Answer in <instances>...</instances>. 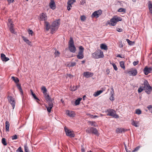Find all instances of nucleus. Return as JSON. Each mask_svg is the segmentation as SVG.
Returning <instances> with one entry per match:
<instances>
[{"instance_id":"nucleus-37","label":"nucleus","mask_w":152,"mask_h":152,"mask_svg":"<svg viewBox=\"0 0 152 152\" xmlns=\"http://www.w3.org/2000/svg\"><path fill=\"white\" fill-rule=\"evenodd\" d=\"M23 40L26 42L27 44H28V45H30V42L29 41V40L27 39L25 37H23Z\"/></svg>"},{"instance_id":"nucleus-46","label":"nucleus","mask_w":152,"mask_h":152,"mask_svg":"<svg viewBox=\"0 0 152 152\" xmlns=\"http://www.w3.org/2000/svg\"><path fill=\"white\" fill-rule=\"evenodd\" d=\"M111 91L110 92V95H112V96H113L114 95V93L113 89L112 87L111 88Z\"/></svg>"},{"instance_id":"nucleus-27","label":"nucleus","mask_w":152,"mask_h":152,"mask_svg":"<svg viewBox=\"0 0 152 152\" xmlns=\"http://www.w3.org/2000/svg\"><path fill=\"white\" fill-rule=\"evenodd\" d=\"M17 86L18 87V88L19 90L20 91V92L21 94L22 95L23 93V90L21 88V85L20 84L17 83Z\"/></svg>"},{"instance_id":"nucleus-53","label":"nucleus","mask_w":152,"mask_h":152,"mask_svg":"<svg viewBox=\"0 0 152 152\" xmlns=\"http://www.w3.org/2000/svg\"><path fill=\"white\" fill-rule=\"evenodd\" d=\"M140 146H138L136 147L133 151L132 152H134L138 151L140 148Z\"/></svg>"},{"instance_id":"nucleus-17","label":"nucleus","mask_w":152,"mask_h":152,"mask_svg":"<svg viewBox=\"0 0 152 152\" xmlns=\"http://www.w3.org/2000/svg\"><path fill=\"white\" fill-rule=\"evenodd\" d=\"M39 16L40 19V20L45 21L46 20L47 16L44 13H42V14L40 15Z\"/></svg>"},{"instance_id":"nucleus-13","label":"nucleus","mask_w":152,"mask_h":152,"mask_svg":"<svg viewBox=\"0 0 152 152\" xmlns=\"http://www.w3.org/2000/svg\"><path fill=\"white\" fill-rule=\"evenodd\" d=\"M143 84L144 85V89L145 90H147V89H151V88L152 87H151V86H150L149 85L148 83V81L146 80L143 83Z\"/></svg>"},{"instance_id":"nucleus-9","label":"nucleus","mask_w":152,"mask_h":152,"mask_svg":"<svg viewBox=\"0 0 152 152\" xmlns=\"http://www.w3.org/2000/svg\"><path fill=\"white\" fill-rule=\"evenodd\" d=\"M127 72L129 76H135L137 73V69H135L133 68H132L130 70L127 71Z\"/></svg>"},{"instance_id":"nucleus-24","label":"nucleus","mask_w":152,"mask_h":152,"mask_svg":"<svg viewBox=\"0 0 152 152\" xmlns=\"http://www.w3.org/2000/svg\"><path fill=\"white\" fill-rule=\"evenodd\" d=\"M10 127V124L8 121H6L5 122V130L6 131H9Z\"/></svg>"},{"instance_id":"nucleus-59","label":"nucleus","mask_w":152,"mask_h":152,"mask_svg":"<svg viewBox=\"0 0 152 152\" xmlns=\"http://www.w3.org/2000/svg\"><path fill=\"white\" fill-rule=\"evenodd\" d=\"M71 7H72V6L68 5V6H67V10L69 11L71 9Z\"/></svg>"},{"instance_id":"nucleus-63","label":"nucleus","mask_w":152,"mask_h":152,"mask_svg":"<svg viewBox=\"0 0 152 152\" xmlns=\"http://www.w3.org/2000/svg\"><path fill=\"white\" fill-rule=\"evenodd\" d=\"M91 117L92 118H98V116L97 115H92L91 116Z\"/></svg>"},{"instance_id":"nucleus-5","label":"nucleus","mask_w":152,"mask_h":152,"mask_svg":"<svg viewBox=\"0 0 152 152\" xmlns=\"http://www.w3.org/2000/svg\"><path fill=\"white\" fill-rule=\"evenodd\" d=\"M86 132L88 133H92L97 136H98L99 134L97 129L96 128L94 127L88 128L86 130Z\"/></svg>"},{"instance_id":"nucleus-64","label":"nucleus","mask_w":152,"mask_h":152,"mask_svg":"<svg viewBox=\"0 0 152 152\" xmlns=\"http://www.w3.org/2000/svg\"><path fill=\"white\" fill-rule=\"evenodd\" d=\"M81 152H85V150L84 148H82L81 150Z\"/></svg>"},{"instance_id":"nucleus-25","label":"nucleus","mask_w":152,"mask_h":152,"mask_svg":"<svg viewBox=\"0 0 152 152\" xmlns=\"http://www.w3.org/2000/svg\"><path fill=\"white\" fill-rule=\"evenodd\" d=\"M103 92L102 90H99V91H97L96 92H94V94H93L94 96L95 97H96L99 95L101 93H102Z\"/></svg>"},{"instance_id":"nucleus-44","label":"nucleus","mask_w":152,"mask_h":152,"mask_svg":"<svg viewBox=\"0 0 152 152\" xmlns=\"http://www.w3.org/2000/svg\"><path fill=\"white\" fill-rule=\"evenodd\" d=\"M148 110L152 113V105H149L147 107Z\"/></svg>"},{"instance_id":"nucleus-1","label":"nucleus","mask_w":152,"mask_h":152,"mask_svg":"<svg viewBox=\"0 0 152 152\" xmlns=\"http://www.w3.org/2000/svg\"><path fill=\"white\" fill-rule=\"evenodd\" d=\"M60 20L58 19L54 21L51 26V32L52 34L57 29L60 24Z\"/></svg>"},{"instance_id":"nucleus-28","label":"nucleus","mask_w":152,"mask_h":152,"mask_svg":"<svg viewBox=\"0 0 152 152\" xmlns=\"http://www.w3.org/2000/svg\"><path fill=\"white\" fill-rule=\"evenodd\" d=\"M31 91V93L32 95L33 96V97L36 100H37V101L38 102V101H39V99L36 96L35 94L34 93L33 91H32V90H30Z\"/></svg>"},{"instance_id":"nucleus-58","label":"nucleus","mask_w":152,"mask_h":152,"mask_svg":"<svg viewBox=\"0 0 152 152\" xmlns=\"http://www.w3.org/2000/svg\"><path fill=\"white\" fill-rule=\"evenodd\" d=\"M10 31H11V32L12 33L15 34L16 33L15 31V30L13 28L11 30H10Z\"/></svg>"},{"instance_id":"nucleus-6","label":"nucleus","mask_w":152,"mask_h":152,"mask_svg":"<svg viewBox=\"0 0 152 152\" xmlns=\"http://www.w3.org/2000/svg\"><path fill=\"white\" fill-rule=\"evenodd\" d=\"M108 113L107 115L111 116L115 118H118L119 116L116 114V111L113 110L109 109L107 110Z\"/></svg>"},{"instance_id":"nucleus-60","label":"nucleus","mask_w":152,"mask_h":152,"mask_svg":"<svg viewBox=\"0 0 152 152\" xmlns=\"http://www.w3.org/2000/svg\"><path fill=\"white\" fill-rule=\"evenodd\" d=\"M116 30L118 31L119 32H121L122 31V29L119 28H117Z\"/></svg>"},{"instance_id":"nucleus-52","label":"nucleus","mask_w":152,"mask_h":152,"mask_svg":"<svg viewBox=\"0 0 152 152\" xmlns=\"http://www.w3.org/2000/svg\"><path fill=\"white\" fill-rule=\"evenodd\" d=\"M145 92L148 94H149L151 93V89L150 90V89H147L145 90Z\"/></svg>"},{"instance_id":"nucleus-30","label":"nucleus","mask_w":152,"mask_h":152,"mask_svg":"<svg viewBox=\"0 0 152 152\" xmlns=\"http://www.w3.org/2000/svg\"><path fill=\"white\" fill-rule=\"evenodd\" d=\"M100 48L102 49L107 50V46L104 44H101L100 45Z\"/></svg>"},{"instance_id":"nucleus-62","label":"nucleus","mask_w":152,"mask_h":152,"mask_svg":"<svg viewBox=\"0 0 152 152\" xmlns=\"http://www.w3.org/2000/svg\"><path fill=\"white\" fill-rule=\"evenodd\" d=\"M119 47L120 48L122 47H123V45L122 43V42H121L119 45Z\"/></svg>"},{"instance_id":"nucleus-8","label":"nucleus","mask_w":152,"mask_h":152,"mask_svg":"<svg viewBox=\"0 0 152 152\" xmlns=\"http://www.w3.org/2000/svg\"><path fill=\"white\" fill-rule=\"evenodd\" d=\"M64 129L67 136L70 137H75V134L73 131H72L68 129L66 126L64 127Z\"/></svg>"},{"instance_id":"nucleus-36","label":"nucleus","mask_w":152,"mask_h":152,"mask_svg":"<svg viewBox=\"0 0 152 152\" xmlns=\"http://www.w3.org/2000/svg\"><path fill=\"white\" fill-rule=\"evenodd\" d=\"M120 66L123 69H125V66L124 65V62L123 61H121L120 62Z\"/></svg>"},{"instance_id":"nucleus-34","label":"nucleus","mask_w":152,"mask_h":152,"mask_svg":"<svg viewBox=\"0 0 152 152\" xmlns=\"http://www.w3.org/2000/svg\"><path fill=\"white\" fill-rule=\"evenodd\" d=\"M41 89L43 91V93L44 95H45L46 94L47 91V89H46L45 87L44 86H43L41 88Z\"/></svg>"},{"instance_id":"nucleus-42","label":"nucleus","mask_w":152,"mask_h":152,"mask_svg":"<svg viewBox=\"0 0 152 152\" xmlns=\"http://www.w3.org/2000/svg\"><path fill=\"white\" fill-rule=\"evenodd\" d=\"M90 123L92 126H93L95 127L96 126H97V124L95 122L91 121L90 122Z\"/></svg>"},{"instance_id":"nucleus-47","label":"nucleus","mask_w":152,"mask_h":152,"mask_svg":"<svg viewBox=\"0 0 152 152\" xmlns=\"http://www.w3.org/2000/svg\"><path fill=\"white\" fill-rule=\"evenodd\" d=\"M80 19L81 20L84 21L86 19V17L84 15H82L80 17Z\"/></svg>"},{"instance_id":"nucleus-23","label":"nucleus","mask_w":152,"mask_h":152,"mask_svg":"<svg viewBox=\"0 0 152 152\" xmlns=\"http://www.w3.org/2000/svg\"><path fill=\"white\" fill-rule=\"evenodd\" d=\"M131 124L132 125L136 127H138L139 126L138 122H135L134 120H132Z\"/></svg>"},{"instance_id":"nucleus-48","label":"nucleus","mask_w":152,"mask_h":152,"mask_svg":"<svg viewBox=\"0 0 152 152\" xmlns=\"http://www.w3.org/2000/svg\"><path fill=\"white\" fill-rule=\"evenodd\" d=\"M16 152H23V151L21 149V147H19L18 149L16 150Z\"/></svg>"},{"instance_id":"nucleus-56","label":"nucleus","mask_w":152,"mask_h":152,"mask_svg":"<svg viewBox=\"0 0 152 152\" xmlns=\"http://www.w3.org/2000/svg\"><path fill=\"white\" fill-rule=\"evenodd\" d=\"M76 64V63L75 62H72L70 65V66H75Z\"/></svg>"},{"instance_id":"nucleus-35","label":"nucleus","mask_w":152,"mask_h":152,"mask_svg":"<svg viewBox=\"0 0 152 152\" xmlns=\"http://www.w3.org/2000/svg\"><path fill=\"white\" fill-rule=\"evenodd\" d=\"M144 86L142 87H140L138 90V93H140L142 92L143 91L144 89Z\"/></svg>"},{"instance_id":"nucleus-20","label":"nucleus","mask_w":152,"mask_h":152,"mask_svg":"<svg viewBox=\"0 0 152 152\" xmlns=\"http://www.w3.org/2000/svg\"><path fill=\"white\" fill-rule=\"evenodd\" d=\"M148 6L150 13L152 14V4L150 1H148Z\"/></svg>"},{"instance_id":"nucleus-51","label":"nucleus","mask_w":152,"mask_h":152,"mask_svg":"<svg viewBox=\"0 0 152 152\" xmlns=\"http://www.w3.org/2000/svg\"><path fill=\"white\" fill-rule=\"evenodd\" d=\"M12 140H16L17 139V136L16 135H15L12 136Z\"/></svg>"},{"instance_id":"nucleus-57","label":"nucleus","mask_w":152,"mask_h":152,"mask_svg":"<svg viewBox=\"0 0 152 152\" xmlns=\"http://www.w3.org/2000/svg\"><path fill=\"white\" fill-rule=\"evenodd\" d=\"M110 96H111L110 98V99L111 101H113L114 99V95L113 96H112V95Z\"/></svg>"},{"instance_id":"nucleus-31","label":"nucleus","mask_w":152,"mask_h":152,"mask_svg":"<svg viewBox=\"0 0 152 152\" xmlns=\"http://www.w3.org/2000/svg\"><path fill=\"white\" fill-rule=\"evenodd\" d=\"M11 78L17 84L19 81V79L17 77H15L12 76L11 77Z\"/></svg>"},{"instance_id":"nucleus-39","label":"nucleus","mask_w":152,"mask_h":152,"mask_svg":"<svg viewBox=\"0 0 152 152\" xmlns=\"http://www.w3.org/2000/svg\"><path fill=\"white\" fill-rule=\"evenodd\" d=\"M1 142L4 145H7V143L6 141V140L5 138H3L1 140Z\"/></svg>"},{"instance_id":"nucleus-18","label":"nucleus","mask_w":152,"mask_h":152,"mask_svg":"<svg viewBox=\"0 0 152 152\" xmlns=\"http://www.w3.org/2000/svg\"><path fill=\"white\" fill-rule=\"evenodd\" d=\"M1 59L3 61H7L9 60V58L8 57H6L4 53H1Z\"/></svg>"},{"instance_id":"nucleus-21","label":"nucleus","mask_w":152,"mask_h":152,"mask_svg":"<svg viewBox=\"0 0 152 152\" xmlns=\"http://www.w3.org/2000/svg\"><path fill=\"white\" fill-rule=\"evenodd\" d=\"M53 104L52 103H49L48 104V106H46L47 108V111L49 113L51 112V110L53 107Z\"/></svg>"},{"instance_id":"nucleus-2","label":"nucleus","mask_w":152,"mask_h":152,"mask_svg":"<svg viewBox=\"0 0 152 152\" xmlns=\"http://www.w3.org/2000/svg\"><path fill=\"white\" fill-rule=\"evenodd\" d=\"M122 20V19L121 17L114 16L111 19L110 22L108 24L110 26H115L116 25L117 22L119 21H121Z\"/></svg>"},{"instance_id":"nucleus-61","label":"nucleus","mask_w":152,"mask_h":152,"mask_svg":"<svg viewBox=\"0 0 152 152\" xmlns=\"http://www.w3.org/2000/svg\"><path fill=\"white\" fill-rule=\"evenodd\" d=\"M117 57H120V58H124V56H121V55L120 54H118L117 55Z\"/></svg>"},{"instance_id":"nucleus-50","label":"nucleus","mask_w":152,"mask_h":152,"mask_svg":"<svg viewBox=\"0 0 152 152\" xmlns=\"http://www.w3.org/2000/svg\"><path fill=\"white\" fill-rule=\"evenodd\" d=\"M14 25L12 23H10V25H9L10 30H11L13 29Z\"/></svg>"},{"instance_id":"nucleus-3","label":"nucleus","mask_w":152,"mask_h":152,"mask_svg":"<svg viewBox=\"0 0 152 152\" xmlns=\"http://www.w3.org/2000/svg\"><path fill=\"white\" fill-rule=\"evenodd\" d=\"M104 56L103 52L100 50H96L92 54V57L96 59L103 58Z\"/></svg>"},{"instance_id":"nucleus-40","label":"nucleus","mask_w":152,"mask_h":152,"mask_svg":"<svg viewBox=\"0 0 152 152\" xmlns=\"http://www.w3.org/2000/svg\"><path fill=\"white\" fill-rule=\"evenodd\" d=\"M118 11L119 12H126V9L124 8H121L118 10Z\"/></svg>"},{"instance_id":"nucleus-54","label":"nucleus","mask_w":152,"mask_h":152,"mask_svg":"<svg viewBox=\"0 0 152 152\" xmlns=\"http://www.w3.org/2000/svg\"><path fill=\"white\" fill-rule=\"evenodd\" d=\"M54 53L56 56H58L60 54V53L58 51H56Z\"/></svg>"},{"instance_id":"nucleus-12","label":"nucleus","mask_w":152,"mask_h":152,"mask_svg":"<svg viewBox=\"0 0 152 152\" xmlns=\"http://www.w3.org/2000/svg\"><path fill=\"white\" fill-rule=\"evenodd\" d=\"M152 70V68L151 67H148V66H145L143 72L144 74L147 75L150 73Z\"/></svg>"},{"instance_id":"nucleus-38","label":"nucleus","mask_w":152,"mask_h":152,"mask_svg":"<svg viewBox=\"0 0 152 152\" xmlns=\"http://www.w3.org/2000/svg\"><path fill=\"white\" fill-rule=\"evenodd\" d=\"M77 86H73L72 87H71L70 89L71 91H75V90H76L77 89Z\"/></svg>"},{"instance_id":"nucleus-22","label":"nucleus","mask_w":152,"mask_h":152,"mask_svg":"<svg viewBox=\"0 0 152 152\" xmlns=\"http://www.w3.org/2000/svg\"><path fill=\"white\" fill-rule=\"evenodd\" d=\"M45 25L47 31L49 30L50 28L51 29V26L48 22L45 21Z\"/></svg>"},{"instance_id":"nucleus-16","label":"nucleus","mask_w":152,"mask_h":152,"mask_svg":"<svg viewBox=\"0 0 152 152\" xmlns=\"http://www.w3.org/2000/svg\"><path fill=\"white\" fill-rule=\"evenodd\" d=\"M66 114L70 117H73L75 115V113L74 112L67 110L66 111Z\"/></svg>"},{"instance_id":"nucleus-15","label":"nucleus","mask_w":152,"mask_h":152,"mask_svg":"<svg viewBox=\"0 0 152 152\" xmlns=\"http://www.w3.org/2000/svg\"><path fill=\"white\" fill-rule=\"evenodd\" d=\"M49 6L50 8L53 10H55L56 7L55 3L54 1H50L49 4Z\"/></svg>"},{"instance_id":"nucleus-4","label":"nucleus","mask_w":152,"mask_h":152,"mask_svg":"<svg viewBox=\"0 0 152 152\" xmlns=\"http://www.w3.org/2000/svg\"><path fill=\"white\" fill-rule=\"evenodd\" d=\"M69 48L72 53H75L76 51V48L74 45L73 38L70 37L69 42Z\"/></svg>"},{"instance_id":"nucleus-41","label":"nucleus","mask_w":152,"mask_h":152,"mask_svg":"<svg viewBox=\"0 0 152 152\" xmlns=\"http://www.w3.org/2000/svg\"><path fill=\"white\" fill-rule=\"evenodd\" d=\"M135 113L138 115H140L141 113V111L140 109H137L135 110Z\"/></svg>"},{"instance_id":"nucleus-45","label":"nucleus","mask_w":152,"mask_h":152,"mask_svg":"<svg viewBox=\"0 0 152 152\" xmlns=\"http://www.w3.org/2000/svg\"><path fill=\"white\" fill-rule=\"evenodd\" d=\"M126 41L127 42V43L129 44V45H132V43H133L134 42H132V41H130L129 39H126Z\"/></svg>"},{"instance_id":"nucleus-7","label":"nucleus","mask_w":152,"mask_h":152,"mask_svg":"<svg viewBox=\"0 0 152 152\" xmlns=\"http://www.w3.org/2000/svg\"><path fill=\"white\" fill-rule=\"evenodd\" d=\"M79 51L78 54L77 56V58L79 59H82L84 57L83 52L84 50V48L81 46L79 47Z\"/></svg>"},{"instance_id":"nucleus-55","label":"nucleus","mask_w":152,"mask_h":152,"mask_svg":"<svg viewBox=\"0 0 152 152\" xmlns=\"http://www.w3.org/2000/svg\"><path fill=\"white\" fill-rule=\"evenodd\" d=\"M28 33L29 34L31 35V36L32 35V34L33 33V31L31 30H29L28 31Z\"/></svg>"},{"instance_id":"nucleus-29","label":"nucleus","mask_w":152,"mask_h":152,"mask_svg":"<svg viewBox=\"0 0 152 152\" xmlns=\"http://www.w3.org/2000/svg\"><path fill=\"white\" fill-rule=\"evenodd\" d=\"M82 100V98H79L76 99L75 101V105H77L79 104L80 101Z\"/></svg>"},{"instance_id":"nucleus-14","label":"nucleus","mask_w":152,"mask_h":152,"mask_svg":"<svg viewBox=\"0 0 152 152\" xmlns=\"http://www.w3.org/2000/svg\"><path fill=\"white\" fill-rule=\"evenodd\" d=\"M93 73L89 72H85L83 73V76L86 78H88L91 77L93 75Z\"/></svg>"},{"instance_id":"nucleus-26","label":"nucleus","mask_w":152,"mask_h":152,"mask_svg":"<svg viewBox=\"0 0 152 152\" xmlns=\"http://www.w3.org/2000/svg\"><path fill=\"white\" fill-rule=\"evenodd\" d=\"M124 131V129L123 128H118L116 129V132L117 133H120Z\"/></svg>"},{"instance_id":"nucleus-43","label":"nucleus","mask_w":152,"mask_h":152,"mask_svg":"<svg viewBox=\"0 0 152 152\" xmlns=\"http://www.w3.org/2000/svg\"><path fill=\"white\" fill-rule=\"evenodd\" d=\"M24 148L25 152H29V150L28 147L26 144L24 145Z\"/></svg>"},{"instance_id":"nucleus-19","label":"nucleus","mask_w":152,"mask_h":152,"mask_svg":"<svg viewBox=\"0 0 152 152\" xmlns=\"http://www.w3.org/2000/svg\"><path fill=\"white\" fill-rule=\"evenodd\" d=\"M44 95L47 102H48V103H52V100L49 95L48 94H46Z\"/></svg>"},{"instance_id":"nucleus-10","label":"nucleus","mask_w":152,"mask_h":152,"mask_svg":"<svg viewBox=\"0 0 152 152\" xmlns=\"http://www.w3.org/2000/svg\"><path fill=\"white\" fill-rule=\"evenodd\" d=\"M102 11L101 10L95 11L92 14L91 17L98 18L102 14Z\"/></svg>"},{"instance_id":"nucleus-11","label":"nucleus","mask_w":152,"mask_h":152,"mask_svg":"<svg viewBox=\"0 0 152 152\" xmlns=\"http://www.w3.org/2000/svg\"><path fill=\"white\" fill-rule=\"evenodd\" d=\"M8 98L9 102L12 105L13 109H14L15 108V99L11 96H8Z\"/></svg>"},{"instance_id":"nucleus-33","label":"nucleus","mask_w":152,"mask_h":152,"mask_svg":"<svg viewBox=\"0 0 152 152\" xmlns=\"http://www.w3.org/2000/svg\"><path fill=\"white\" fill-rule=\"evenodd\" d=\"M110 64H112L113 66V68L116 71L118 69V68L117 67L116 65H115V64L113 62H110Z\"/></svg>"},{"instance_id":"nucleus-49","label":"nucleus","mask_w":152,"mask_h":152,"mask_svg":"<svg viewBox=\"0 0 152 152\" xmlns=\"http://www.w3.org/2000/svg\"><path fill=\"white\" fill-rule=\"evenodd\" d=\"M139 62L138 61H135L133 62V64L134 66H135L139 63Z\"/></svg>"},{"instance_id":"nucleus-32","label":"nucleus","mask_w":152,"mask_h":152,"mask_svg":"<svg viewBox=\"0 0 152 152\" xmlns=\"http://www.w3.org/2000/svg\"><path fill=\"white\" fill-rule=\"evenodd\" d=\"M75 1V0H69L68 1L67 4L68 5L72 6V5Z\"/></svg>"}]
</instances>
